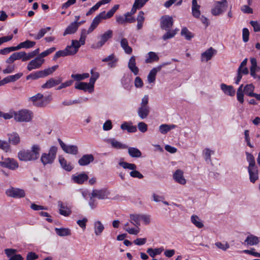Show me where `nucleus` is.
Wrapping results in <instances>:
<instances>
[{"mask_svg": "<svg viewBox=\"0 0 260 260\" xmlns=\"http://www.w3.org/2000/svg\"><path fill=\"white\" fill-rule=\"evenodd\" d=\"M177 127L175 124H162L159 126V131L162 134H166L171 129H174Z\"/></svg>", "mask_w": 260, "mask_h": 260, "instance_id": "obj_32", "label": "nucleus"}, {"mask_svg": "<svg viewBox=\"0 0 260 260\" xmlns=\"http://www.w3.org/2000/svg\"><path fill=\"white\" fill-rule=\"evenodd\" d=\"M0 149L6 152H8L10 150V145L8 142L0 140Z\"/></svg>", "mask_w": 260, "mask_h": 260, "instance_id": "obj_63", "label": "nucleus"}, {"mask_svg": "<svg viewBox=\"0 0 260 260\" xmlns=\"http://www.w3.org/2000/svg\"><path fill=\"white\" fill-rule=\"evenodd\" d=\"M120 127L123 130L126 129L129 133H135L137 131V127L136 126L129 125L126 122L122 124Z\"/></svg>", "mask_w": 260, "mask_h": 260, "instance_id": "obj_52", "label": "nucleus"}, {"mask_svg": "<svg viewBox=\"0 0 260 260\" xmlns=\"http://www.w3.org/2000/svg\"><path fill=\"white\" fill-rule=\"evenodd\" d=\"M123 229L126 231L128 234L131 235H137L140 232V229L130 228L129 227V223L127 222L124 224Z\"/></svg>", "mask_w": 260, "mask_h": 260, "instance_id": "obj_47", "label": "nucleus"}, {"mask_svg": "<svg viewBox=\"0 0 260 260\" xmlns=\"http://www.w3.org/2000/svg\"><path fill=\"white\" fill-rule=\"evenodd\" d=\"M78 24L76 22L71 23L65 29L63 32V36L68 34H74L78 29Z\"/></svg>", "mask_w": 260, "mask_h": 260, "instance_id": "obj_30", "label": "nucleus"}, {"mask_svg": "<svg viewBox=\"0 0 260 260\" xmlns=\"http://www.w3.org/2000/svg\"><path fill=\"white\" fill-rule=\"evenodd\" d=\"M94 232L96 236H100L103 233L105 228L101 221H95L93 223Z\"/></svg>", "mask_w": 260, "mask_h": 260, "instance_id": "obj_27", "label": "nucleus"}, {"mask_svg": "<svg viewBox=\"0 0 260 260\" xmlns=\"http://www.w3.org/2000/svg\"><path fill=\"white\" fill-rule=\"evenodd\" d=\"M159 59V57L156 53L154 52H149L147 54V57L145 59V62L147 63H151L153 61H157Z\"/></svg>", "mask_w": 260, "mask_h": 260, "instance_id": "obj_42", "label": "nucleus"}, {"mask_svg": "<svg viewBox=\"0 0 260 260\" xmlns=\"http://www.w3.org/2000/svg\"><path fill=\"white\" fill-rule=\"evenodd\" d=\"M17 60L21 59L23 61L29 60L28 54L24 51L17 52L14 53Z\"/></svg>", "mask_w": 260, "mask_h": 260, "instance_id": "obj_51", "label": "nucleus"}, {"mask_svg": "<svg viewBox=\"0 0 260 260\" xmlns=\"http://www.w3.org/2000/svg\"><path fill=\"white\" fill-rule=\"evenodd\" d=\"M181 35L185 37V38L189 40L193 37L192 34L188 30L186 27H183L181 31Z\"/></svg>", "mask_w": 260, "mask_h": 260, "instance_id": "obj_53", "label": "nucleus"}, {"mask_svg": "<svg viewBox=\"0 0 260 260\" xmlns=\"http://www.w3.org/2000/svg\"><path fill=\"white\" fill-rule=\"evenodd\" d=\"M131 222L137 229H139L141 225V221L145 224H148L151 222V216L148 214H131L129 216Z\"/></svg>", "mask_w": 260, "mask_h": 260, "instance_id": "obj_3", "label": "nucleus"}, {"mask_svg": "<svg viewBox=\"0 0 260 260\" xmlns=\"http://www.w3.org/2000/svg\"><path fill=\"white\" fill-rule=\"evenodd\" d=\"M41 147L38 144L33 145L30 150H22L18 153V157L22 161H34L39 158Z\"/></svg>", "mask_w": 260, "mask_h": 260, "instance_id": "obj_1", "label": "nucleus"}, {"mask_svg": "<svg viewBox=\"0 0 260 260\" xmlns=\"http://www.w3.org/2000/svg\"><path fill=\"white\" fill-rule=\"evenodd\" d=\"M36 45V42L29 40H26L24 42H21L16 47L17 50L21 48H30L33 47Z\"/></svg>", "mask_w": 260, "mask_h": 260, "instance_id": "obj_35", "label": "nucleus"}, {"mask_svg": "<svg viewBox=\"0 0 260 260\" xmlns=\"http://www.w3.org/2000/svg\"><path fill=\"white\" fill-rule=\"evenodd\" d=\"M143 7V6L140 3L139 0H135L131 12L129 13L130 15L135 13L137 9H140Z\"/></svg>", "mask_w": 260, "mask_h": 260, "instance_id": "obj_57", "label": "nucleus"}, {"mask_svg": "<svg viewBox=\"0 0 260 260\" xmlns=\"http://www.w3.org/2000/svg\"><path fill=\"white\" fill-rule=\"evenodd\" d=\"M75 87L76 89L82 90L84 91H88L89 93H91L93 91L92 87L90 86L88 83L86 82H79L76 83Z\"/></svg>", "mask_w": 260, "mask_h": 260, "instance_id": "obj_26", "label": "nucleus"}, {"mask_svg": "<svg viewBox=\"0 0 260 260\" xmlns=\"http://www.w3.org/2000/svg\"><path fill=\"white\" fill-rule=\"evenodd\" d=\"M57 152V148L56 146H51L48 153H43L41 156V161L43 165H51L53 164Z\"/></svg>", "mask_w": 260, "mask_h": 260, "instance_id": "obj_2", "label": "nucleus"}, {"mask_svg": "<svg viewBox=\"0 0 260 260\" xmlns=\"http://www.w3.org/2000/svg\"><path fill=\"white\" fill-rule=\"evenodd\" d=\"M163 251V249L161 248H155L152 249L151 248H149L147 250V253L151 257H154L156 255L160 254L162 251Z\"/></svg>", "mask_w": 260, "mask_h": 260, "instance_id": "obj_46", "label": "nucleus"}, {"mask_svg": "<svg viewBox=\"0 0 260 260\" xmlns=\"http://www.w3.org/2000/svg\"><path fill=\"white\" fill-rule=\"evenodd\" d=\"M87 221V218L86 217H84L82 219L78 220L77 221V223L81 228L84 230L86 228V223Z\"/></svg>", "mask_w": 260, "mask_h": 260, "instance_id": "obj_64", "label": "nucleus"}, {"mask_svg": "<svg viewBox=\"0 0 260 260\" xmlns=\"http://www.w3.org/2000/svg\"><path fill=\"white\" fill-rule=\"evenodd\" d=\"M173 178L177 183L184 185L186 183V181L183 176V172L180 170H177L173 174Z\"/></svg>", "mask_w": 260, "mask_h": 260, "instance_id": "obj_21", "label": "nucleus"}, {"mask_svg": "<svg viewBox=\"0 0 260 260\" xmlns=\"http://www.w3.org/2000/svg\"><path fill=\"white\" fill-rule=\"evenodd\" d=\"M23 75L22 73H19L14 75L9 76L2 80V83L6 84L11 82H14L19 79Z\"/></svg>", "mask_w": 260, "mask_h": 260, "instance_id": "obj_34", "label": "nucleus"}, {"mask_svg": "<svg viewBox=\"0 0 260 260\" xmlns=\"http://www.w3.org/2000/svg\"><path fill=\"white\" fill-rule=\"evenodd\" d=\"M250 62L251 64L250 67V75L251 76L255 78L256 77L255 72L257 70V62L256 59L254 58H251Z\"/></svg>", "mask_w": 260, "mask_h": 260, "instance_id": "obj_45", "label": "nucleus"}, {"mask_svg": "<svg viewBox=\"0 0 260 260\" xmlns=\"http://www.w3.org/2000/svg\"><path fill=\"white\" fill-rule=\"evenodd\" d=\"M51 100V95L44 97L43 95L41 93H38L30 98V100L33 102L35 106L40 107L46 106Z\"/></svg>", "mask_w": 260, "mask_h": 260, "instance_id": "obj_5", "label": "nucleus"}, {"mask_svg": "<svg viewBox=\"0 0 260 260\" xmlns=\"http://www.w3.org/2000/svg\"><path fill=\"white\" fill-rule=\"evenodd\" d=\"M120 46L126 54L130 55L132 53L133 49L132 47L128 45V41L126 39L122 38L121 40Z\"/></svg>", "mask_w": 260, "mask_h": 260, "instance_id": "obj_29", "label": "nucleus"}, {"mask_svg": "<svg viewBox=\"0 0 260 260\" xmlns=\"http://www.w3.org/2000/svg\"><path fill=\"white\" fill-rule=\"evenodd\" d=\"M174 21L172 17L165 15L160 19V27L165 30H169L172 27Z\"/></svg>", "mask_w": 260, "mask_h": 260, "instance_id": "obj_12", "label": "nucleus"}, {"mask_svg": "<svg viewBox=\"0 0 260 260\" xmlns=\"http://www.w3.org/2000/svg\"><path fill=\"white\" fill-rule=\"evenodd\" d=\"M258 242V238L251 234L248 235L244 241L245 244L249 246L256 245Z\"/></svg>", "mask_w": 260, "mask_h": 260, "instance_id": "obj_28", "label": "nucleus"}, {"mask_svg": "<svg viewBox=\"0 0 260 260\" xmlns=\"http://www.w3.org/2000/svg\"><path fill=\"white\" fill-rule=\"evenodd\" d=\"M243 85L241 84L237 90V98L238 101L241 103L244 102V94L243 93Z\"/></svg>", "mask_w": 260, "mask_h": 260, "instance_id": "obj_55", "label": "nucleus"}, {"mask_svg": "<svg viewBox=\"0 0 260 260\" xmlns=\"http://www.w3.org/2000/svg\"><path fill=\"white\" fill-rule=\"evenodd\" d=\"M167 32L165 33L162 37V39L163 40L166 41L168 39H170L171 38H173L175 37L176 34L177 33V32L179 31V29L177 28H176L174 30H167Z\"/></svg>", "mask_w": 260, "mask_h": 260, "instance_id": "obj_44", "label": "nucleus"}, {"mask_svg": "<svg viewBox=\"0 0 260 260\" xmlns=\"http://www.w3.org/2000/svg\"><path fill=\"white\" fill-rule=\"evenodd\" d=\"M201 6L198 4L197 0L192 1L191 11L193 16L197 18H199L201 15L200 10Z\"/></svg>", "mask_w": 260, "mask_h": 260, "instance_id": "obj_25", "label": "nucleus"}, {"mask_svg": "<svg viewBox=\"0 0 260 260\" xmlns=\"http://www.w3.org/2000/svg\"><path fill=\"white\" fill-rule=\"evenodd\" d=\"M0 166L14 170L18 168V164L13 158H7L0 161Z\"/></svg>", "mask_w": 260, "mask_h": 260, "instance_id": "obj_13", "label": "nucleus"}, {"mask_svg": "<svg viewBox=\"0 0 260 260\" xmlns=\"http://www.w3.org/2000/svg\"><path fill=\"white\" fill-rule=\"evenodd\" d=\"M127 66L129 70L135 75H137L139 74V69L136 66V57L135 56H132L130 57Z\"/></svg>", "mask_w": 260, "mask_h": 260, "instance_id": "obj_19", "label": "nucleus"}, {"mask_svg": "<svg viewBox=\"0 0 260 260\" xmlns=\"http://www.w3.org/2000/svg\"><path fill=\"white\" fill-rule=\"evenodd\" d=\"M58 67V65H55L51 68H49L44 70L40 71L42 77L44 78L45 77H46L48 75L52 74L53 72H54L56 71Z\"/></svg>", "mask_w": 260, "mask_h": 260, "instance_id": "obj_43", "label": "nucleus"}, {"mask_svg": "<svg viewBox=\"0 0 260 260\" xmlns=\"http://www.w3.org/2000/svg\"><path fill=\"white\" fill-rule=\"evenodd\" d=\"M32 116L30 111L23 109L15 112L14 119L17 122H29L31 120Z\"/></svg>", "mask_w": 260, "mask_h": 260, "instance_id": "obj_6", "label": "nucleus"}, {"mask_svg": "<svg viewBox=\"0 0 260 260\" xmlns=\"http://www.w3.org/2000/svg\"><path fill=\"white\" fill-rule=\"evenodd\" d=\"M221 89L224 92V93L233 96L235 94V90L232 86H228L225 84H221Z\"/></svg>", "mask_w": 260, "mask_h": 260, "instance_id": "obj_38", "label": "nucleus"}, {"mask_svg": "<svg viewBox=\"0 0 260 260\" xmlns=\"http://www.w3.org/2000/svg\"><path fill=\"white\" fill-rule=\"evenodd\" d=\"M254 86L252 84L246 85L244 88V91L245 94L252 97L255 93L253 92Z\"/></svg>", "mask_w": 260, "mask_h": 260, "instance_id": "obj_49", "label": "nucleus"}, {"mask_svg": "<svg viewBox=\"0 0 260 260\" xmlns=\"http://www.w3.org/2000/svg\"><path fill=\"white\" fill-rule=\"evenodd\" d=\"M55 231L56 234L60 237H64L71 235V230L68 228H55Z\"/></svg>", "mask_w": 260, "mask_h": 260, "instance_id": "obj_40", "label": "nucleus"}, {"mask_svg": "<svg viewBox=\"0 0 260 260\" xmlns=\"http://www.w3.org/2000/svg\"><path fill=\"white\" fill-rule=\"evenodd\" d=\"M148 95H145L142 99L141 106L138 109V114L142 119L146 118L150 112V107L148 106Z\"/></svg>", "mask_w": 260, "mask_h": 260, "instance_id": "obj_4", "label": "nucleus"}, {"mask_svg": "<svg viewBox=\"0 0 260 260\" xmlns=\"http://www.w3.org/2000/svg\"><path fill=\"white\" fill-rule=\"evenodd\" d=\"M62 78L60 77H57L55 78H51L48 80L45 83L41 86L44 89H49L52 88L56 85H59L62 82Z\"/></svg>", "mask_w": 260, "mask_h": 260, "instance_id": "obj_15", "label": "nucleus"}, {"mask_svg": "<svg viewBox=\"0 0 260 260\" xmlns=\"http://www.w3.org/2000/svg\"><path fill=\"white\" fill-rule=\"evenodd\" d=\"M119 6L118 5H116L113 6V7L109 10L107 13L104 12V15L106 19H108L111 18L115 13V12L118 9Z\"/></svg>", "mask_w": 260, "mask_h": 260, "instance_id": "obj_56", "label": "nucleus"}, {"mask_svg": "<svg viewBox=\"0 0 260 260\" xmlns=\"http://www.w3.org/2000/svg\"><path fill=\"white\" fill-rule=\"evenodd\" d=\"M69 56V54L67 53V49L66 48L62 50H59L56 52L53 56V60H56L57 58L62 57V56Z\"/></svg>", "mask_w": 260, "mask_h": 260, "instance_id": "obj_59", "label": "nucleus"}, {"mask_svg": "<svg viewBox=\"0 0 260 260\" xmlns=\"http://www.w3.org/2000/svg\"><path fill=\"white\" fill-rule=\"evenodd\" d=\"M119 165L123 168L132 170L130 172V176L133 178L142 179L143 175L138 171H136L137 166L134 164L128 163L125 161L119 162Z\"/></svg>", "mask_w": 260, "mask_h": 260, "instance_id": "obj_7", "label": "nucleus"}, {"mask_svg": "<svg viewBox=\"0 0 260 260\" xmlns=\"http://www.w3.org/2000/svg\"><path fill=\"white\" fill-rule=\"evenodd\" d=\"M128 153L132 157H140L142 155V153L139 149L135 147H128Z\"/></svg>", "mask_w": 260, "mask_h": 260, "instance_id": "obj_37", "label": "nucleus"}, {"mask_svg": "<svg viewBox=\"0 0 260 260\" xmlns=\"http://www.w3.org/2000/svg\"><path fill=\"white\" fill-rule=\"evenodd\" d=\"M130 16V14L127 12L124 14V16H116V22L119 24H124L127 22L132 23L135 21V19L133 17L128 18V17Z\"/></svg>", "mask_w": 260, "mask_h": 260, "instance_id": "obj_24", "label": "nucleus"}, {"mask_svg": "<svg viewBox=\"0 0 260 260\" xmlns=\"http://www.w3.org/2000/svg\"><path fill=\"white\" fill-rule=\"evenodd\" d=\"M113 36V31L112 30H108L103 35L99 37V41L96 43L92 45V47L98 49L102 47L105 43Z\"/></svg>", "mask_w": 260, "mask_h": 260, "instance_id": "obj_9", "label": "nucleus"}, {"mask_svg": "<svg viewBox=\"0 0 260 260\" xmlns=\"http://www.w3.org/2000/svg\"><path fill=\"white\" fill-rule=\"evenodd\" d=\"M107 142L110 144L113 148L116 149H125L127 148L126 145L118 141L114 138L108 139Z\"/></svg>", "mask_w": 260, "mask_h": 260, "instance_id": "obj_23", "label": "nucleus"}, {"mask_svg": "<svg viewBox=\"0 0 260 260\" xmlns=\"http://www.w3.org/2000/svg\"><path fill=\"white\" fill-rule=\"evenodd\" d=\"M58 141L61 148L67 153L76 155L78 153V147L76 145H67L63 143L60 139H58Z\"/></svg>", "mask_w": 260, "mask_h": 260, "instance_id": "obj_11", "label": "nucleus"}, {"mask_svg": "<svg viewBox=\"0 0 260 260\" xmlns=\"http://www.w3.org/2000/svg\"><path fill=\"white\" fill-rule=\"evenodd\" d=\"M191 222L197 228H202L204 224L200 218L197 215H192L191 217Z\"/></svg>", "mask_w": 260, "mask_h": 260, "instance_id": "obj_50", "label": "nucleus"}, {"mask_svg": "<svg viewBox=\"0 0 260 260\" xmlns=\"http://www.w3.org/2000/svg\"><path fill=\"white\" fill-rule=\"evenodd\" d=\"M8 140L10 143L14 145H16L20 142V137L16 133L8 134Z\"/></svg>", "mask_w": 260, "mask_h": 260, "instance_id": "obj_41", "label": "nucleus"}, {"mask_svg": "<svg viewBox=\"0 0 260 260\" xmlns=\"http://www.w3.org/2000/svg\"><path fill=\"white\" fill-rule=\"evenodd\" d=\"M45 60L39 56L31 60L27 66V69L30 71L32 70L39 69L44 62Z\"/></svg>", "mask_w": 260, "mask_h": 260, "instance_id": "obj_14", "label": "nucleus"}, {"mask_svg": "<svg viewBox=\"0 0 260 260\" xmlns=\"http://www.w3.org/2000/svg\"><path fill=\"white\" fill-rule=\"evenodd\" d=\"M226 0L216 1L214 3V7L211 9V13L214 16H218L222 14L227 8Z\"/></svg>", "mask_w": 260, "mask_h": 260, "instance_id": "obj_8", "label": "nucleus"}, {"mask_svg": "<svg viewBox=\"0 0 260 260\" xmlns=\"http://www.w3.org/2000/svg\"><path fill=\"white\" fill-rule=\"evenodd\" d=\"M216 53V51L212 47L209 48L206 51L201 54V61L207 62L210 60L214 54Z\"/></svg>", "mask_w": 260, "mask_h": 260, "instance_id": "obj_20", "label": "nucleus"}, {"mask_svg": "<svg viewBox=\"0 0 260 260\" xmlns=\"http://www.w3.org/2000/svg\"><path fill=\"white\" fill-rule=\"evenodd\" d=\"M42 77L41 71H37L35 73H31L26 77V80L32 79L36 80Z\"/></svg>", "mask_w": 260, "mask_h": 260, "instance_id": "obj_58", "label": "nucleus"}, {"mask_svg": "<svg viewBox=\"0 0 260 260\" xmlns=\"http://www.w3.org/2000/svg\"><path fill=\"white\" fill-rule=\"evenodd\" d=\"M74 181L78 184H82L88 179V176L85 173H82L76 176H73Z\"/></svg>", "mask_w": 260, "mask_h": 260, "instance_id": "obj_39", "label": "nucleus"}, {"mask_svg": "<svg viewBox=\"0 0 260 260\" xmlns=\"http://www.w3.org/2000/svg\"><path fill=\"white\" fill-rule=\"evenodd\" d=\"M56 48L55 47H51L50 48L42 52L41 54H39V57H41V58H43L44 57L47 56L49 54H51V53L53 52L54 51H55Z\"/></svg>", "mask_w": 260, "mask_h": 260, "instance_id": "obj_61", "label": "nucleus"}, {"mask_svg": "<svg viewBox=\"0 0 260 260\" xmlns=\"http://www.w3.org/2000/svg\"><path fill=\"white\" fill-rule=\"evenodd\" d=\"M89 77L88 73H83L82 74H72L71 77L76 81H80L86 79Z\"/></svg>", "mask_w": 260, "mask_h": 260, "instance_id": "obj_54", "label": "nucleus"}, {"mask_svg": "<svg viewBox=\"0 0 260 260\" xmlns=\"http://www.w3.org/2000/svg\"><path fill=\"white\" fill-rule=\"evenodd\" d=\"M247 155V159L248 161L249 162V167L248 168L250 167H254L255 166V160L253 156L250 153H249L248 152L246 153Z\"/></svg>", "mask_w": 260, "mask_h": 260, "instance_id": "obj_60", "label": "nucleus"}, {"mask_svg": "<svg viewBox=\"0 0 260 260\" xmlns=\"http://www.w3.org/2000/svg\"><path fill=\"white\" fill-rule=\"evenodd\" d=\"M107 194L105 190H93L91 193L92 198H97L99 199H104L107 197Z\"/></svg>", "mask_w": 260, "mask_h": 260, "instance_id": "obj_31", "label": "nucleus"}, {"mask_svg": "<svg viewBox=\"0 0 260 260\" xmlns=\"http://www.w3.org/2000/svg\"><path fill=\"white\" fill-rule=\"evenodd\" d=\"M215 245L217 247L224 251H225L230 247V245L228 242H225L224 244H223L221 242H218L215 243Z\"/></svg>", "mask_w": 260, "mask_h": 260, "instance_id": "obj_62", "label": "nucleus"}, {"mask_svg": "<svg viewBox=\"0 0 260 260\" xmlns=\"http://www.w3.org/2000/svg\"><path fill=\"white\" fill-rule=\"evenodd\" d=\"M59 162L61 167L67 171H71L73 167L70 162H68L65 158L62 156L59 157Z\"/></svg>", "mask_w": 260, "mask_h": 260, "instance_id": "obj_36", "label": "nucleus"}, {"mask_svg": "<svg viewBox=\"0 0 260 260\" xmlns=\"http://www.w3.org/2000/svg\"><path fill=\"white\" fill-rule=\"evenodd\" d=\"M80 48V44L78 41L76 40L72 41V44L70 46H68L66 49H67V53L69 55H72L75 54L78 51Z\"/></svg>", "mask_w": 260, "mask_h": 260, "instance_id": "obj_18", "label": "nucleus"}, {"mask_svg": "<svg viewBox=\"0 0 260 260\" xmlns=\"http://www.w3.org/2000/svg\"><path fill=\"white\" fill-rule=\"evenodd\" d=\"M169 64H170V63H169V62H165V63H162L161 65H159V66H157L156 68H153L150 71V72H149V74L148 75V77H147L148 82L149 83H150L154 82L155 81V77H156V75L157 73L158 72L160 71V70H161L162 68L164 66L168 65Z\"/></svg>", "mask_w": 260, "mask_h": 260, "instance_id": "obj_16", "label": "nucleus"}, {"mask_svg": "<svg viewBox=\"0 0 260 260\" xmlns=\"http://www.w3.org/2000/svg\"><path fill=\"white\" fill-rule=\"evenodd\" d=\"M250 181L252 183L258 179V171L256 167L248 168Z\"/></svg>", "mask_w": 260, "mask_h": 260, "instance_id": "obj_33", "label": "nucleus"}, {"mask_svg": "<svg viewBox=\"0 0 260 260\" xmlns=\"http://www.w3.org/2000/svg\"><path fill=\"white\" fill-rule=\"evenodd\" d=\"M91 32H89V29L87 30L85 29H83L81 30L79 41H78V43L80 44V47L81 45H83L85 44V39L86 38L87 35Z\"/></svg>", "mask_w": 260, "mask_h": 260, "instance_id": "obj_48", "label": "nucleus"}, {"mask_svg": "<svg viewBox=\"0 0 260 260\" xmlns=\"http://www.w3.org/2000/svg\"><path fill=\"white\" fill-rule=\"evenodd\" d=\"M102 19H107L104 15V12L100 13L92 20V22L89 27V32H92L101 22Z\"/></svg>", "mask_w": 260, "mask_h": 260, "instance_id": "obj_17", "label": "nucleus"}, {"mask_svg": "<svg viewBox=\"0 0 260 260\" xmlns=\"http://www.w3.org/2000/svg\"><path fill=\"white\" fill-rule=\"evenodd\" d=\"M7 196L13 198H21L25 196V191L20 188L11 187L6 190Z\"/></svg>", "mask_w": 260, "mask_h": 260, "instance_id": "obj_10", "label": "nucleus"}, {"mask_svg": "<svg viewBox=\"0 0 260 260\" xmlns=\"http://www.w3.org/2000/svg\"><path fill=\"white\" fill-rule=\"evenodd\" d=\"M93 160L94 157L92 154H85L78 160V164L81 166H84L89 165Z\"/></svg>", "mask_w": 260, "mask_h": 260, "instance_id": "obj_22", "label": "nucleus"}]
</instances>
